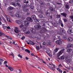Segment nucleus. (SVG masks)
<instances>
[{
    "label": "nucleus",
    "mask_w": 73,
    "mask_h": 73,
    "mask_svg": "<svg viewBox=\"0 0 73 73\" xmlns=\"http://www.w3.org/2000/svg\"><path fill=\"white\" fill-rule=\"evenodd\" d=\"M50 23H51L53 26L55 27H57V23L56 22H54L53 21H50Z\"/></svg>",
    "instance_id": "1"
},
{
    "label": "nucleus",
    "mask_w": 73,
    "mask_h": 73,
    "mask_svg": "<svg viewBox=\"0 0 73 73\" xmlns=\"http://www.w3.org/2000/svg\"><path fill=\"white\" fill-rule=\"evenodd\" d=\"M47 30L45 27H42V30L40 31V32L42 33H45L46 32Z\"/></svg>",
    "instance_id": "2"
},
{
    "label": "nucleus",
    "mask_w": 73,
    "mask_h": 73,
    "mask_svg": "<svg viewBox=\"0 0 73 73\" xmlns=\"http://www.w3.org/2000/svg\"><path fill=\"white\" fill-rule=\"evenodd\" d=\"M65 50V48H64L60 51L58 54V57L61 54H62V53H64V51Z\"/></svg>",
    "instance_id": "3"
},
{
    "label": "nucleus",
    "mask_w": 73,
    "mask_h": 73,
    "mask_svg": "<svg viewBox=\"0 0 73 73\" xmlns=\"http://www.w3.org/2000/svg\"><path fill=\"white\" fill-rule=\"evenodd\" d=\"M36 29L39 30L41 28V26L39 25H36L34 27Z\"/></svg>",
    "instance_id": "4"
},
{
    "label": "nucleus",
    "mask_w": 73,
    "mask_h": 73,
    "mask_svg": "<svg viewBox=\"0 0 73 73\" xmlns=\"http://www.w3.org/2000/svg\"><path fill=\"white\" fill-rule=\"evenodd\" d=\"M56 43L58 45H61V44H62V41L60 40H58L56 41Z\"/></svg>",
    "instance_id": "5"
},
{
    "label": "nucleus",
    "mask_w": 73,
    "mask_h": 73,
    "mask_svg": "<svg viewBox=\"0 0 73 73\" xmlns=\"http://www.w3.org/2000/svg\"><path fill=\"white\" fill-rule=\"evenodd\" d=\"M26 19L27 21H30V22H33V20H32V18L30 17H28L26 18Z\"/></svg>",
    "instance_id": "6"
},
{
    "label": "nucleus",
    "mask_w": 73,
    "mask_h": 73,
    "mask_svg": "<svg viewBox=\"0 0 73 73\" xmlns=\"http://www.w3.org/2000/svg\"><path fill=\"white\" fill-rule=\"evenodd\" d=\"M31 31L33 34H35V33L36 32V30L32 28H31Z\"/></svg>",
    "instance_id": "7"
},
{
    "label": "nucleus",
    "mask_w": 73,
    "mask_h": 73,
    "mask_svg": "<svg viewBox=\"0 0 73 73\" xmlns=\"http://www.w3.org/2000/svg\"><path fill=\"white\" fill-rule=\"evenodd\" d=\"M38 17L40 18V20H44V18L43 17V16L41 15H38Z\"/></svg>",
    "instance_id": "8"
},
{
    "label": "nucleus",
    "mask_w": 73,
    "mask_h": 73,
    "mask_svg": "<svg viewBox=\"0 0 73 73\" xmlns=\"http://www.w3.org/2000/svg\"><path fill=\"white\" fill-rule=\"evenodd\" d=\"M59 30L60 32H62V33H65V31L63 29H59Z\"/></svg>",
    "instance_id": "9"
},
{
    "label": "nucleus",
    "mask_w": 73,
    "mask_h": 73,
    "mask_svg": "<svg viewBox=\"0 0 73 73\" xmlns=\"http://www.w3.org/2000/svg\"><path fill=\"white\" fill-rule=\"evenodd\" d=\"M60 15H63V16L65 17L66 18V15H67V14H66V13H61Z\"/></svg>",
    "instance_id": "10"
},
{
    "label": "nucleus",
    "mask_w": 73,
    "mask_h": 73,
    "mask_svg": "<svg viewBox=\"0 0 73 73\" xmlns=\"http://www.w3.org/2000/svg\"><path fill=\"white\" fill-rule=\"evenodd\" d=\"M13 9H14V8L13 7H9L8 8L7 11H12Z\"/></svg>",
    "instance_id": "11"
},
{
    "label": "nucleus",
    "mask_w": 73,
    "mask_h": 73,
    "mask_svg": "<svg viewBox=\"0 0 73 73\" xmlns=\"http://www.w3.org/2000/svg\"><path fill=\"white\" fill-rule=\"evenodd\" d=\"M72 47V44L71 43H69L67 45V48H66V49L68 48H70L71 47Z\"/></svg>",
    "instance_id": "12"
},
{
    "label": "nucleus",
    "mask_w": 73,
    "mask_h": 73,
    "mask_svg": "<svg viewBox=\"0 0 73 73\" xmlns=\"http://www.w3.org/2000/svg\"><path fill=\"white\" fill-rule=\"evenodd\" d=\"M49 9L51 11H52V12H55V10L54 9L53 7H49Z\"/></svg>",
    "instance_id": "13"
},
{
    "label": "nucleus",
    "mask_w": 73,
    "mask_h": 73,
    "mask_svg": "<svg viewBox=\"0 0 73 73\" xmlns=\"http://www.w3.org/2000/svg\"><path fill=\"white\" fill-rule=\"evenodd\" d=\"M41 24H42V27H45V21H41Z\"/></svg>",
    "instance_id": "14"
},
{
    "label": "nucleus",
    "mask_w": 73,
    "mask_h": 73,
    "mask_svg": "<svg viewBox=\"0 0 73 73\" xmlns=\"http://www.w3.org/2000/svg\"><path fill=\"white\" fill-rule=\"evenodd\" d=\"M67 40L68 41H73V38L71 37H69L68 38Z\"/></svg>",
    "instance_id": "15"
},
{
    "label": "nucleus",
    "mask_w": 73,
    "mask_h": 73,
    "mask_svg": "<svg viewBox=\"0 0 73 73\" xmlns=\"http://www.w3.org/2000/svg\"><path fill=\"white\" fill-rule=\"evenodd\" d=\"M24 24L25 26H29V23L27 21H25L24 22Z\"/></svg>",
    "instance_id": "16"
},
{
    "label": "nucleus",
    "mask_w": 73,
    "mask_h": 73,
    "mask_svg": "<svg viewBox=\"0 0 73 73\" xmlns=\"http://www.w3.org/2000/svg\"><path fill=\"white\" fill-rule=\"evenodd\" d=\"M9 16H7L6 17V19H7V21H8L10 23H12V22H11L10 20V19H9Z\"/></svg>",
    "instance_id": "17"
},
{
    "label": "nucleus",
    "mask_w": 73,
    "mask_h": 73,
    "mask_svg": "<svg viewBox=\"0 0 73 73\" xmlns=\"http://www.w3.org/2000/svg\"><path fill=\"white\" fill-rule=\"evenodd\" d=\"M29 42H30V44L31 45H34L35 44V43L31 40H29Z\"/></svg>",
    "instance_id": "18"
},
{
    "label": "nucleus",
    "mask_w": 73,
    "mask_h": 73,
    "mask_svg": "<svg viewBox=\"0 0 73 73\" xmlns=\"http://www.w3.org/2000/svg\"><path fill=\"white\" fill-rule=\"evenodd\" d=\"M51 42H50L48 41L46 43V44L47 45H51Z\"/></svg>",
    "instance_id": "19"
},
{
    "label": "nucleus",
    "mask_w": 73,
    "mask_h": 73,
    "mask_svg": "<svg viewBox=\"0 0 73 73\" xmlns=\"http://www.w3.org/2000/svg\"><path fill=\"white\" fill-rule=\"evenodd\" d=\"M66 58L65 60L66 61H67V62H70V60L67 57H66Z\"/></svg>",
    "instance_id": "20"
},
{
    "label": "nucleus",
    "mask_w": 73,
    "mask_h": 73,
    "mask_svg": "<svg viewBox=\"0 0 73 73\" xmlns=\"http://www.w3.org/2000/svg\"><path fill=\"white\" fill-rule=\"evenodd\" d=\"M72 50V49H68L67 48V52H70Z\"/></svg>",
    "instance_id": "21"
},
{
    "label": "nucleus",
    "mask_w": 73,
    "mask_h": 73,
    "mask_svg": "<svg viewBox=\"0 0 73 73\" xmlns=\"http://www.w3.org/2000/svg\"><path fill=\"white\" fill-rule=\"evenodd\" d=\"M45 14L47 16H48V17L50 16V13L48 12H46Z\"/></svg>",
    "instance_id": "22"
},
{
    "label": "nucleus",
    "mask_w": 73,
    "mask_h": 73,
    "mask_svg": "<svg viewBox=\"0 0 73 73\" xmlns=\"http://www.w3.org/2000/svg\"><path fill=\"white\" fill-rule=\"evenodd\" d=\"M11 53L12 54H9V56H13V58H14V57H15V56H14V54H13V52H11Z\"/></svg>",
    "instance_id": "23"
},
{
    "label": "nucleus",
    "mask_w": 73,
    "mask_h": 73,
    "mask_svg": "<svg viewBox=\"0 0 73 73\" xmlns=\"http://www.w3.org/2000/svg\"><path fill=\"white\" fill-rule=\"evenodd\" d=\"M34 20L35 23L37 22H39V20L37 19L36 18L34 19Z\"/></svg>",
    "instance_id": "24"
},
{
    "label": "nucleus",
    "mask_w": 73,
    "mask_h": 73,
    "mask_svg": "<svg viewBox=\"0 0 73 73\" xmlns=\"http://www.w3.org/2000/svg\"><path fill=\"white\" fill-rule=\"evenodd\" d=\"M16 22H17V23L18 24H21V22L19 20H17Z\"/></svg>",
    "instance_id": "25"
},
{
    "label": "nucleus",
    "mask_w": 73,
    "mask_h": 73,
    "mask_svg": "<svg viewBox=\"0 0 73 73\" xmlns=\"http://www.w3.org/2000/svg\"><path fill=\"white\" fill-rule=\"evenodd\" d=\"M58 49H59V48H56L55 49V50H54V52H55L56 53V52H57L58 51Z\"/></svg>",
    "instance_id": "26"
},
{
    "label": "nucleus",
    "mask_w": 73,
    "mask_h": 73,
    "mask_svg": "<svg viewBox=\"0 0 73 73\" xmlns=\"http://www.w3.org/2000/svg\"><path fill=\"white\" fill-rule=\"evenodd\" d=\"M8 69H9L11 71H13V70H14V69L12 68H11L10 67H8Z\"/></svg>",
    "instance_id": "27"
},
{
    "label": "nucleus",
    "mask_w": 73,
    "mask_h": 73,
    "mask_svg": "<svg viewBox=\"0 0 73 73\" xmlns=\"http://www.w3.org/2000/svg\"><path fill=\"white\" fill-rule=\"evenodd\" d=\"M32 19H34H34H35L36 18V16L35 15H33L32 16Z\"/></svg>",
    "instance_id": "28"
},
{
    "label": "nucleus",
    "mask_w": 73,
    "mask_h": 73,
    "mask_svg": "<svg viewBox=\"0 0 73 73\" xmlns=\"http://www.w3.org/2000/svg\"><path fill=\"white\" fill-rule=\"evenodd\" d=\"M14 31L15 32V33H19V30L16 29H15L14 30Z\"/></svg>",
    "instance_id": "29"
},
{
    "label": "nucleus",
    "mask_w": 73,
    "mask_h": 73,
    "mask_svg": "<svg viewBox=\"0 0 73 73\" xmlns=\"http://www.w3.org/2000/svg\"><path fill=\"white\" fill-rule=\"evenodd\" d=\"M65 7L66 8V9H69V5H65Z\"/></svg>",
    "instance_id": "30"
},
{
    "label": "nucleus",
    "mask_w": 73,
    "mask_h": 73,
    "mask_svg": "<svg viewBox=\"0 0 73 73\" xmlns=\"http://www.w3.org/2000/svg\"><path fill=\"white\" fill-rule=\"evenodd\" d=\"M25 34H27V35H28V34H29L30 33V32L29 31H27L25 32Z\"/></svg>",
    "instance_id": "31"
},
{
    "label": "nucleus",
    "mask_w": 73,
    "mask_h": 73,
    "mask_svg": "<svg viewBox=\"0 0 73 73\" xmlns=\"http://www.w3.org/2000/svg\"><path fill=\"white\" fill-rule=\"evenodd\" d=\"M56 18H57V19L58 18H60V17L61 16V15H56Z\"/></svg>",
    "instance_id": "32"
},
{
    "label": "nucleus",
    "mask_w": 73,
    "mask_h": 73,
    "mask_svg": "<svg viewBox=\"0 0 73 73\" xmlns=\"http://www.w3.org/2000/svg\"><path fill=\"white\" fill-rule=\"evenodd\" d=\"M25 51H26V52H28L29 53H30V51L28 49H25Z\"/></svg>",
    "instance_id": "33"
},
{
    "label": "nucleus",
    "mask_w": 73,
    "mask_h": 73,
    "mask_svg": "<svg viewBox=\"0 0 73 73\" xmlns=\"http://www.w3.org/2000/svg\"><path fill=\"white\" fill-rule=\"evenodd\" d=\"M69 3L70 4H73V0H70Z\"/></svg>",
    "instance_id": "34"
},
{
    "label": "nucleus",
    "mask_w": 73,
    "mask_h": 73,
    "mask_svg": "<svg viewBox=\"0 0 73 73\" xmlns=\"http://www.w3.org/2000/svg\"><path fill=\"white\" fill-rule=\"evenodd\" d=\"M18 56L19 57L21 58H23V56H22L20 55V54H19L18 55Z\"/></svg>",
    "instance_id": "35"
},
{
    "label": "nucleus",
    "mask_w": 73,
    "mask_h": 73,
    "mask_svg": "<svg viewBox=\"0 0 73 73\" xmlns=\"http://www.w3.org/2000/svg\"><path fill=\"white\" fill-rule=\"evenodd\" d=\"M3 36V35H4V34L3 33L1 32H0V36Z\"/></svg>",
    "instance_id": "36"
},
{
    "label": "nucleus",
    "mask_w": 73,
    "mask_h": 73,
    "mask_svg": "<svg viewBox=\"0 0 73 73\" xmlns=\"http://www.w3.org/2000/svg\"><path fill=\"white\" fill-rule=\"evenodd\" d=\"M60 59L61 60H64V57L63 56H61L60 58Z\"/></svg>",
    "instance_id": "37"
},
{
    "label": "nucleus",
    "mask_w": 73,
    "mask_h": 73,
    "mask_svg": "<svg viewBox=\"0 0 73 73\" xmlns=\"http://www.w3.org/2000/svg\"><path fill=\"white\" fill-rule=\"evenodd\" d=\"M15 16L17 17H20V15L19 14H16L15 15Z\"/></svg>",
    "instance_id": "38"
},
{
    "label": "nucleus",
    "mask_w": 73,
    "mask_h": 73,
    "mask_svg": "<svg viewBox=\"0 0 73 73\" xmlns=\"http://www.w3.org/2000/svg\"><path fill=\"white\" fill-rule=\"evenodd\" d=\"M11 4L13 5L14 6H15V3L14 2L11 3Z\"/></svg>",
    "instance_id": "39"
},
{
    "label": "nucleus",
    "mask_w": 73,
    "mask_h": 73,
    "mask_svg": "<svg viewBox=\"0 0 73 73\" xmlns=\"http://www.w3.org/2000/svg\"><path fill=\"white\" fill-rule=\"evenodd\" d=\"M17 5H18V6H19V7H21L20 4L19 3H17Z\"/></svg>",
    "instance_id": "40"
},
{
    "label": "nucleus",
    "mask_w": 73,
    "mask_h": 73,
    "mask_svg": "<svg viewBox=\"0 0 73 73\" xmlns=\"http://www.w3.org/2000/svg\"><path fill=\"white\" fill-rule=\"evenodd\" d=\"M36 48L37 50H40V47H39V46H36Z\"/></svg>",
    "instance_id": "41"
},
{
    "label": "nucleus",
    "mask_w": 73,
    "mask_h": 73,
    "mask_svg": "<svg viewBox=\"0 0 73 73\" xmlns=\"http://www.w3.org/2000/svg\"><path fill=\"white\" fill-rule=\"evenodd\" d=\"M63 20H64V22H67V21H68V20H67V19H66L65 18L63 19Z\"/></svg>",
    "instance_id": "42"
},
{
    "label": "nucleus",
    "mask_w": 73,
    "mask_h": 73,
    "mask_svg": "<svg viewBox=\"0 0 73 73\" xmlns=\"http://www.w3.org/2000/svg\"><path fill=\"white\" fill-rule=\"evenodd\" d=\"M68 32L70 33H71L72 32V30L70 29H68Z\"/></svg>",
    "instance_id": "43"
},
{
    "label": "nucleus",
    "mask_w": 73,
    "mask_h": 73,
    "mask_svg": "<svg viewBox=\"0 0 73 73\" xmlns=\"http://www.w3.org/2000/svg\"><path fill=\"white\" fill-rule=\"evenodd\" d=\"M20 27L21 28H22V27H24V25H23V24H21V25L20 26Z\"/></svg>",
    "instance_id": "44"
},
{
    "label": "nucleus",
    "mask_w": 73,
    "mask_h": 73,
    "mask_svg": "<svg viewBox=\"0 0 73 73\" xmlns=\"http://www.w3.org/2000/svg\"><path fill=\"white\" fill-rule=\"evenodd\" d=\"M30 8L31 9H33L34 8V6H31L30 7Z\"/></svg>",
    "instance_id": "45"
},
{
    "label": "nucleus",
    "mask_w": 73,
    "mask_h": 73,
    "mask_svg": "<svg viewBox=\"0 0 73 73\" xmlns=\"http://www.w3.org/2000/svg\"><path fill=\"white\" fill-rule=\"evenodd\" d=\"M47 53L50 54V50H48L47 51Z\"/></svg>",
    "instance_id": "46"
},
{
    "label": "nucleus",
    "mask_w": 73,
    "mask_h": 73,
    "mask_svg": "<svg viewBox=\"0 0 73 73\" xmlns=\"http://www.w3.org/2000/svg\"><path fill=\"white\" fill-rule=\"evenodd\" d=\"M7 38L9 39H10L11 40H12V38L11 37L8 36H7Z\"/></svg>",
    "instance_id": "47"
},
{
    "label": "nucleus",
    "mask_w": 73,
    "mask_h": 73,
    "mask_svg": "<svg viewBox=\"0 0 73 73\" xmlns=\"http://www.w3.org/2000/svg\"><path fill=\"white\" fill-rule=\"evenodd\" d=\"M27 0H25V1L23 3V4L24 5H26L27 4V3H26Z\"/></svg>",
    "instance_id": "48"
},
{
    "label": "nucleus",
    "mask_w": 73,
    "mask_h": 73,
    "mask_svg": "<svg viewBox=\"0 0 73 73\" xmlns=\"http://www.w3.org/2000/svg\"><path fill=\"white\" fill-rule=\"evenodd\" d=\"M70 18L72 19V20H73V15H71L70 16Z\"/></svg>",
    "instance_id": "49"
},
{
    "label": "nucleus",
    "mask_w": 73,
    "mask_h": 73,
    "mask_svg": "<svg viewBox=\"0 0 73 73\" xmlns=\"http://www.w3.org/2000/svg\"><path fill=\"white\" fill-rule=\"evenodd\" d=\"M3 29H7V26H4L3 27Z\"/></svg>",
    "instance_id": "50"
},
{
    "label": "nucleus",
    "mask_w": 73,
    "mask_h": 73,
    "mask_svg": "<svg viewBox=\"0 0 73 73\" xmlns=\"http://www.w3.org/2000/svg\"><path fill=\"white\" fill-rule=\"evenodd\" d=\"M70 11L71 12V14H73V9H70Z\"/></svg>",
    "instance_id": "51"
},
{
    "label": "nucleus",
    "mask_w": 73,
    "mask_h": 73,
    "mask_svg": "<svg viewBox=\"0 0 73 73\" xmlns=\"http://www.w3.org/2000/svg\"><path fill=\"white\" fill-rule=\"evenodd\" d=\"M48 17H49V18L50 19H52V15H51V16L50 15Z\"/></svg>",
    "instance_id": "52"
},
{
    "label": "nucleus",
    "mask_w": 73,
    "mask_h": 73,
    "mask_svg": "<svg viewBox=\"0 0 73 73\" xmlns=\"http://www.w3.org/2000/svg\"><path fill=\"white\" fill-rule=\"evenodd\" d=\"M42 45H46V42H44L43 43H42Z\"/></svg>",
    "instance_id": "53"
},
{
    "label": "nucleus",
    "mask_w": 73,
    "mask_h": 73,
    "mask_svg": "<svg viewBox=\"0 0 73 73\" xmlns=\"http://www.w3.org/2000/svg\"><path fill=\"white\" fill-rule=\"evenodd\" d=\"M2 18L3 21H4L6 22V21L5 20V19H4V17H2Z\"/></svg>",
    "instance_id": "54"
},
{
    "label": "nucleus",
    "mask_w": 73,
    "mask_h": 73,
    "mask_svg": "<svg viewBox=\"0 0 73 73\" xmlns=\"http://www.w3.org/2000/svg\"><path fill=\"white\" fill-rule=\"evenodd\" d=\"M61 26L62 27H64V25H63V23H60Z\"/></svg>",
    "instance_id": "55"
},
{
    "label": "nucleus",
    "mask_w": 73,
    "mask_h": 73,
    "mask_svg": "<svg viewBox=\"0 0 73 73\" xmlns=\"http://www.w3.org/2000/svg\"><path fill=\"white\" fill-rule=\"evenodd\" d=\"M52 38L53 39V40H55L56 39V37H55V36L53 37Z\"/></svg>",
    "instance_id": "56"
},
{
    "label": "nucleus",
    "mask_w": 73,
    "mask_h": 73,
    "mask_svg": "<svg viewBox=\"0 0 73 73\" xmlns=\"http://www.w3.org/2000/svg\"><path fill=\"white\" fill-rule=\"evenodd\" d=\"M63 38L64 40H66V39H67V38H66V37L65 36H64L63 37Z\"/></svg>",
    "instance_id": "57"
},
{
    "label": "nucleus",
    "mask_w": 73,
    "mask_h": 73,
    "mask_svg": "<svg viewBox=\"0 0 73 73\" xmlns=\"http://www.w3.org/2000/svg\"><path fill=\"white\" fill-rule=\"evenodd\" d=\"M22 29L23 30V31H24L26 30V29H25V27H23Z\"/></svg>",
    "instance_id": "58"
},
{
    "label": "nucleus",
    "mask_w": 73,
    "mask_h": 73,
    "mask_svg": "<svg viewBox=\"0 0 73 73\" xmlns=\"http://www.w3.org/2000/svg\"><path fill=\"white\" fill-rule=\"evenodd\" d=\"M7 64V61L6 60L4 62V64Z\"/></svg>",
    "instance_id": "59"
},
{
    "label": "nucleus",
    "mask_w": 73,
    "mask_h": 73,
    "mask_svg": "<svg viewBox=\"0 0 73 73\" xmlns=\"http://www.w3.org/2000/svg\"><path fill=\"white\" fill-rule=\"evenodd\" d=\"M25 38V36H23L21 38V39H22V40H24Z\"/></svg>",
    "instance_id": "60"
},
{
    "label": "nucleus",
    "mask_w": 73,
    "mask_h": 73,
    "mask_svg": "<svg viewBox=\"0 0 73 73\" xmlns=\"http://www.w3.org/2000/svg\"><path fill=\"white\" fill-rule=\"evenodd\" d=\"M51 70H54V69L52 67H51Z\"/></svg>",
    "instance_id": "61"
},
{
    "label": "nucleus",
    "mask_w": 73,
    "mask_h": 73,
    "mask_svg": "<svg viewBox=\"0 0 73 73\" xmlns=\"http://www.w3.org/2000/svg\"><path fill=\"white\" fill-rule=\"evenodd\" d=\"M7 29H11V28L9 27L8 26L7 27Z\"/></svg>",
    "instance_id": "62"
},
{
    "label": "nucleus",
    "mask_w": 73,
    "mask_h": 73,
    "mask_svg": "<svg viewBox=\"0 0 73 73\" xmlns=\"http://www.w3.org/2000/svg\"><path fill=\"white\" fill-rule=\"evenodd\" d=\"M3 59H0V62H3Z\"/></svg>",
    "instance_id": "63"
},
{
    "label": "nucleus",
    "mask_w": 73,
    "mask_h": 73,
    "mask_svg": "<svg viewBox=\"0 0 73 73\" xmlns=\"http://www.w3.org/2000/svg\"><path fill=\"white\" fill-rule=\"evenodd\" d=\"M58 39H60V36H57Z\"/></svg>",
    "instance_id": "64"
}]
</instances>
